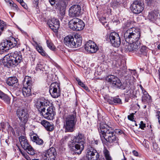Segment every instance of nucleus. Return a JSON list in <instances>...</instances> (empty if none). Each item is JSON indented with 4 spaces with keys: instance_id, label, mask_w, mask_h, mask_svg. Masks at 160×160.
Here are the masks:
<instances>
[{
    "instance_id": "f257e3e1",
    "label": "nucleus",
    "mask_w": 160,
    "mask_h": 160,
    "mask_svg": "<svg viewBox=\"0 0 160 160\" xmlns=\"http://www.w3.org/2000/svg\"><path fill=\"white\" fill-rule=\"evenodd\" d=\"M141 36L140 30L138 28H131L124 32V37L128 43L125 46L126 50L129 52H133L136 54L140 47L139 41Z\"/></svg>"
},
{
    "instance_id": "f03ea898",
    "label": "nucleus",
    "mask_w": 160,
    "mask_h": 160,
    "mask_svg": "<svg viewBox=\"0 0 160 160\" xmlns=\"http://www.w3.org/2000/svg\"><path fill=\"white\" fill-rule=\"evenodd\" d=\"M35 105L44 118L48 120L53 119L54 115V107L48 100L44 98H40L36 101Z\"/></svg>"
},
{
    "instance_id": "7ed1b4c3",
    "label": "nucleus",
    "mask_w": 160,
    "mask_h": 160,
    "mask_svg": "<svg viewBox=\"0 0 160 160\" xmlns=\"http://www.w3.org/2000/svg\"><path fill=\"white\" fill-rule=\"evenodd\" d=\"M86 138L84 135L80 132L74 136L73 140L69 141L68 145L72 154L79 155L84 148V144L85 143Z\"/></svg>"
},
{
    "instance_id": "20e7f679",
    "label": "nucleus",
    "mask_w": 160,
    "mask_h": 160,
    "mask_svg": "<svg viewBox=\"0 0 160 160\" xmlns=\"http://www.w3.org/2000/svg\"><path fill=\"white\" fill-rule=\"evenodd\" d=\"M98 130L102 141L104 139L110 143L118 142V138L112 128L105 124L100 123Z\"/></svg>"
},
{
    "instance_id": "39448f33",
    "label": "nucleus",
    "mask_w": 160,
    "mask_h": 160,
    "mask_svg": "<svg viewBox=\"0 0 160 160\" xmlns=\"http://www.w3.org/2000/svg\"><path fill=\"white\" fill-rule=\"evenodd\" d=\"M63 128L65 132H72L74 131L77 119L76 112L74 111L72 113L63 117Z\"/></svg>"
},
{
    "instance_id": "423d86ee",
    "label": "nucleus",
    "mask_w": 160,
    "mask_h": 160,
    "mask_svg": "<svg viewBox=\"0 0 160 160\" xmlns=\"http://www.w3.org/2000/svg\"><path fill=\"white\" fill-rule=\"evenodd\" d=\"M3 60V64L4 66L9 68L10 66H16L22 60V56L18 52L11 53L6 56Z\"/></svg>"
},
{
    "instance_id": "0eeeda50",
    "label": "nucleus",
    "mask_w": 160,
    "mask_h": 160,
    "mask_svg": "<svg viewBox=\"0 0 160 160\" xmlns=\"http://www.w3.org/2000/svg\"><path fill=\"white\" fill-rule=\"evenodd\" d=\"M64 42L66 45L70 48H76L81 45L82 38L78 34H75L74 38L72 36L68 35L64 38Z\"/></svg>"
},
{
    "instance_id": "6e6552de",
    "label": "nucleus",
    "mask_w": 160,
    "mask_h": 160,
    "mask_svg": "<svg viewBox=\"0 0 160 160\" xmlns=\"http://www.w3.org/2000/svg\"><path fill=\"white\" fill-rule=\"evenodd\" d=\"M18 41L13 37L10 40H3L0 43V54L3 53L9 48H12L16 46Z\"/></svg>"
},
{
    "instance_id": "1a4fd4ad",
    "label": "nucleus",
    "mask_w": 160,
    "mask_h": 160,
    "mask_svg": "<svg viewBox=\"0 0 160 160\" xmlns=\"http://www.w3.org/2000/svg\"><path fill=\"white\" fill-rule=\"evenodd\" d=\"M106 80L113 87L124 89L127 87L126 83L122 84L118 78L114 75H111L108 76Z\"/></svg>"
},
{
    "instance_id": "9d476101",
    "label": "nucleus",
    "mask_w": 160,
    "mask_h": 160,
    "mask_svg": "<svg viewBox=\"0 0 160 160\" xmlns=\"http://www.w3.org/2000/svg\"><path fill=\"white\" fill-rule=\"evenodd\" d=\"M19 141L22 147L30 155H33L35 153V151L29 144L27 138L24 136H21L19 138Z\"/></svg>"
},
{
    "instance_id": "9b49d317",
    "label": "nucleus",
    "mask_w": 160,
    "mask_h": 160,
    "mask_svg": "<svg viewBox=\"0 0 160 160\" xmlns=\"http://www.w3.org/2000/svg\"><path fill=\"white\" fill-rule=\"evenodd\" d=\"M69 26L70 28L73 30L79 31L83 29L85 24L81 20L75 18L70 21Z\"/></svg>"
},
{
    "instance_id": "f8f14e48",
    "label": "nucleus",
    "mask_w": 160,
    "mask_h": 160,
    "mask_svg": "<svg viewBox=\"0 0 160 160\" xmlns=\"http://www.w3.org/2000/svg\"><path fill=\"white\" fill-rule=\"evenodd\" d=\"M49 92L52 97L57 98L60 95V83L57 82L52 83L49 88Z\"/></svg>"
},
{
    "instance_id": "ddd939ff",
    "label": "nucleus",
    "mask_w": 160,
    "mask_h": 160,
    "mask_svg": "<svg viewBox=\"0 0 160 160\" xmlns=\"http://www.w3.org/2000/svg\"><path fill=\"white\" fill-rule=\"evenodd\" d=\"M17 115L22 124L25 125L28 121L29 115L28 111L25 109H18L17 111Z\"/></svg>"
},
{
    "instance_id": "4468645a",
    "label": "nucleus",
    "mask_w": 160,
    "mask_h": 160,
    "mask_svg": "<svg viewBox=\"0 0 160 160\" xmlns=\"http://www.w3.org/2000/svg\"><path fill=\"white\" fill-rule=\"evenodd\" d=\"M86 156L88 160H97L99 155L96 149L89 146L86 150Z\"/></svg>"
},
{
    "instance_id": "2eb2a0df",
    "label": "nucleus",
    "mask_w": 160,
    "mask_h": 160,
    "mask_svg": "<svg viewBox=\"0 0 160 160\" xmlns=\"http://www.w3.org/2000/svg\"><path fill=\"white\" fill-rule=\"evenodd\" d=\"M144 7L143 2L139 1H136L132 4L131 8L132 11L134 13L139 14L143 10Z\"/></svg>"
},
{
    "instance_id": "dca6fc26",
    "label": "nucleus",
    "mask_w": 160,
    "mask_h": 160,
    "mask_svg": "<svg viewBox=\"0 0 160 160\" xmlns=\"http://www.w3.org/2000/svg\"><path fill=\"white\" fill-rule=\"evenodd\" d=\"M57 155L56 149L52 147L48 150L42 155L44 159L46 160H55Z\"/></svg>"
},
{
    "instance_id": "f3484780",
    "label": "nucleus",
    "mask_w": 160,
    "mask_h": 160,
    "mask_svg": "<svg viewBox=\"0 0 160 160\" xmlns=\"http://www.w3.org/2000/svg\"><path fill=\"white\" fill-rule=\"evenodd\" d=\"M81 6L78 5H74L69 9V15L72 17H77L82 14Z\"/></svg>"
},
{
    "instance_id": "a211bd4d",
    "label": "nucleus",
    "mask_w": 160,
    "mask_h": 160,
    "mask_svg": "<svg viewBox=\"0 0 160 160\" xmlns=\"http://www.w3.org/2000/svg\"><path fill=\"white\" fill-rule=\"evenodd\" d=\"M109 39L113 47H118L120 45V38L119 34L116 32H112L110 34Z\"/></svg>"
},
{
    "instance_id": "6ab92c4d",
    "label": "nucleus",
    "mask_w": 160,
    "mask_h": 160,
    "mask_svg": "<svg viewBox=\"0 0 160 160\" xmlns=\"http://www.w3.org/2000/svg\"><path fill=\"white\" fill-rule=\"evenodd\" d=\"M85 49L89 52L94 53L98 50V48L94 42L89 41L85 44Z\"/></svg>"
},
{
    "instance_id": "aec40b11",
    "label": "nucleus",
    "mask_w": 160,
    "mask_h": 160,
    "mask_svg": "<svg viewBox=\"0 0 160 160\" xmlns=\"http://www.w3.org/2000/svg\"><path fill=\"white\" fill-rule=\"evenodd\" d=\"M115 63V65L117 68H119V69L118 70L119 71V73L122 76H123L126 77L125 75L127 73V68L126 66L124 64H121V61L120 60L118 61H115L113 62V63Z\"/></svg>"
},
{
    "instance_id": "412c9836",
    "label": "nucleus",
    "mask_w": 160,
    "mask_h": 160,
    "mask_svg": "<svg viewBox=\"0 0 160 160\" xmlns=\"http://www.w3.org/2000/svg\"><path fill=\"white\" fill-rule=\"evenodd\" d=\"M48 23L49 27L54 32H57L60 26L59 21L58 20L53 18L49 21Z\"/></svg>"
},
{
    "instance_id": "4be33fe9",
    "label": "nucleus",
    "mask_w": 160,
    "mask_h": 160,
    "mask_svg": "<svg viewBox=\"0 0 160 160\" xmlns=\"http://www.w3.org/2000/svg\"><path fill=\"white\" fill-rule=\"evenodd\" d=\"M18 80L16 77L8 78L7 80V84L10 86L17 87L18 85Z\"/></svg>"
},
{
    "instance_id": "5701e85b",
    "label": "nucleus",
    "mask_w": 160,
    "mask_h": 160,
    "mask_svg": "<svg viewBox=\"0 0 160 160\" xmlns=\"http://www.w3.org/2000/svg\"><path fill=\"white\" fill-rule=\"evenodd\" d=\"M31 140L33 142H35L37 144L42 145L43 144V140L39 138L37 135L33 134L31 136Z\"/></svg>"
},
{
    "instance_id": "b1692460",
    "label": "nucleus",
    "mask_w": 160,
    "mask_h": 160,
    "mask_svg": "<svg viewBox=\"0 0 160 160\" xmlns=\"http://www.w3.org/2000/svg\"><path fill=\"white\" fill-rule=\"evenodd\" d=\"M41 123L47 131H51L53 130V125L48 121L43 120L41 122Z\"/></svg>"
},
{
    "instance_id": "393cba45",
    "label": "nucleus",
    "mask_w": 160,
    "mask_h": 160,
    "mask_svg": "<svg viewBox=\"0 0 160 160\" xmlns=\"http://www.w3.org/2000/svg\"><path fill=\"white\" fill-rule=\"evenodd\" d=\"M104 99L106 101V103H108L111 104H113L114 103L118 104H121V100L119 98H111L110 99L107 98H104Z\"/></svg>"
},
{
    "instance_id": "a878e982",
    "label": "nucleus",
    "mask_w": 160,
    "mask_h": 160,
    "mask_svg": "<svg viewBox=\"0 0 160 160\" xmlns=\"http://www.w3.org/2000/svg\"><path fill=\"white\" fill-rule=\"evenodd\" d=\"M32 87H24L22 93L24 97H28L31 95Z\"/></svg>"
},
{
    "instance_id": "bb28decb",
    "label": "nucleus",
    "mask_w": 160,
    "mask_h": 160,
    "mask_svg": "<svg viewBox=\"0 0 160 160\" xmlns=\"http://www.w3.org/2000/svg\"><path fill=\"white\" fill-rule=\"evenodd\" d=\"M158 14H159V13L157 11H151L149 12L148 18L151 21H153L157 19Z\"/></svg>"
},
{
    "instance_id": "cd10ccee",
    "label": "nucleus",
    "mask_w": 160,
    "mask_h": 160,
    "mask_svg": "<svg viewBox=\"0 0 160 160\" xmlns=\"http://www.w3.org/2000/svg\"><path fill=\"white\" fill-rule=\"evenodd\" d=\"M143 92V95L142 96V101L143 102H150L151 99V96L149 95L147 92L144 91V92L142 90Z\"/></svg>"
},
{
    "instance_id": "c85d7f7f",
    "label": "nucleus",
    "mask_w": 160,
    "mask_h": 160,
    "mask_svg": "<svg viewBox=\"0 0 160 160\" xmlns=\"http://www.w3.org/2000/svg\"><path fill=\"white\" fill-rule=\"evenodd\" d=\"M148 48L145 46H142L141 48L138 49V51H137L136 54L138 55L142 54L145 55L147 51Z\"/></svg>"
},
{
    "instance_id": "c756f323",
    "label": "nucleus",
    "mask_w": 160,
    "mask_h": 160,
    "mask_svg": "<svg viewBox=\"0 0 160 160\" xmlns=\"http://www.w3.org/2000/svg\"><path fill=\"white\" fill-rule=\"evenodd\" d=\"M36 69L37 72L42 73L45 71V68L41 64H38L37 65Z\"/></svg>"
},
{
    "instance_id": "7c9ffc66",
    "label": "nucleus",
    "mask_w": 160,
    "mask_h": 160,
    "mask_svg": "<svg viewBox=\"0 0 160 160\" xmlns=\"http://www.w3.org/2000/svg\"><path fill=\"white\" fill-rule=\"evenodd\" d=\"M103 153L106 160H112V158L110 155L109 152L106 148H104Z\"/></svg>"
},
{
    "instance_id": "2f4dec72",
    "label": "nucleus",
    "mask_w": 160,
    "mask_h": 160,
    "mask_svg": "<svg viewBox=\"0 0 160 160\" xmlns=\"http://www.w3.org/2000/svg\"><path fill=\"white\" fill-rule=\"evenodd\" d=\"M36 49L38 52L43 56H45L46 53L43 50L42 47L39 46L38 44L36 46Z\"/></svg>"
},
{
    "instance_id": "473e14b6",
    "label": "nucleus",
    "mask_w": 160,
    "mask_h": 160,
    "mask_svg": "<svg viewBox=\"0 0 160 160\" xmlns=\"http://www.w3.org/2000/svg\"><path fill=\"white\" fill-rule=\"evenodd\" d=\"M1 98L3 99L7 104H9L10 103V99L6 94L3 93Z\"/></svg>"
},
{
    "instance_id": "72a5a7b5",
    "label": "nucleus",
    "mask_w": 160,
    "mask_h": 160,
    "mask_svg": "<svg viewBox=\"0 0 160 160\" xmlns=\"http://www.w3.org/2000/svg\"><path fill=\"white\" fill-rule=\"evenodd\" d=\"M32 82L31 78L28 76L25 77L24 83L25 84L26 83V84L27 85V87H32L31 86L32 85Z\"/></svg>"
},
{
    "instance_id": "f704fd0d",
    "label": "nucleus",
    "mask_w": 160,
    "mask_h": 160,
    "mask_svg": "<svg viewBox=\"0 0 160 160\" xmlns=\"http://www.w3.org/2000/svg\"><path fill=\"white\" fill-rule=\"evenodd\" d=\"M70 138V135L64 136L60 140V143L61 144H62L65 143L69 138Z\"/></svg>"
},
{
    "instance_id": "c9c22d12",
    "label": "nucleus",
    "mask_w": 160,
    "mask_h": 160,
    "mask_svg": "<svg viewBox=\"0 0 160 160\" xmlns=\"http://www.w3.org/2000/svg\"><path fill=\"white\" fill-rule=\"evenodd\" d=\"M6 28V23L1 20H0V29L3 30L5 29Z\"/></svg>"
},
{
    "instance_id": "e433bc0d",
    "label": "nucleus",
    "mask_w": 160,
    "mask_h": 160,
    "mask_svg": "<svg viewBox=\"0 0 160 160\" xmlns=\"http://www.w3.org/2000/svg\"><path fill=\"white\" fill-rule=\"evenodd\" d=\"M10 5L11 6L13 7V9L17 11L18 10L19 8L17 5L16 4L14 3L12 1H11L10 2Z\"/></svg>"
},
{
    "instance_id": "4c0bfd02",
    "label": "nucleus",
    "mask_w": 160,
    "mask_h": 160,
    "mask_svg": "<svg viewBox=\"0 0 160 160\" xmlns=\"http://www.w3.org/2000/svg\"><path fill=\"white\" fill-rule=\"evenodd\" d=\"M47 44L48 47L51 50H53L54 49V46L52 42H51L49 41H47Z\"/></svg>"
},
{
    "instance_id": "58836bf2",
    "label": "nucleus",
    "mask_w": 160,
    "mask_h": 160,
    "mask_svg": "<svg viewBox=\"0 0 160 160\" xmlns=\"http://www.w3.org/2000/svg\"><path fill=\"white\" fill-rule=\"evenodd\" d=\"M146 2L148 5H153L155 2V0H145Z\"/></svg>"
},
{
    "instance_id": "ea45409f",
    "label": "nucleus",
    "mask_w": 160,
    "mask_h": 160,
    "mask_svg": "<svg viewBox=\"0 0 160 160\" xmlns=\"http://www.w3.org/2000/svg\"><path fill=\"white\" fill-rule=\"evenodd\" d=\"M60 1L59 0H49V2L52 5H54L55 3H56L57 4Z\"/></svg>"
},
{
    "instance_id": "a19ab883",
    "label": "nucleus",
    "mask_w": 160,
    "mask_h": 160,
    "mask_svg": "<svg viewBox=\"0 0 160 160\" xmlns=\"http://www.w3.org/2000/svg\"><path fill=\"white\" fill-rule=\"evenodd\" d=\"M131 23L129 22H127L124 23L123 27L124 28L130 27Z\"/></svg>"
},
{
    "instance_id": "79ce46f5",
    "label": "nucleus",
    "mask_w": 160,
    "mask_h": 160,
    "mask_svg": "<svg viewBox=\"0 0 160 160\" xmlns=\"http://www.w3.org/2000/svg\"><path fill=\"white\" fill-rule=\"evenodd\" d=\"M133 116H134V113H132L131 114H130L128 116V119L133 121V119H134L133 118Z\"/></svg>"
},
{
    "instance_id": "37998d69",
    "label": "nucleus",
    "mask_w": 160,
    "mask_h": 160,
    "mask_svg": "<svg viewBox=\"0 0 160 160\" xmlns=\"http://www.w3.org/2000/svg\"><path fill=\"white\" fill-rule=\"evenodd\" d=\"M76 80L78 82V84L82 87L84 85V84L79 79H77Z\"/></svg>"
},
{
    "instance_id": "c03bdc74",
    "label": "nucleus",
    "mask_w": 160,
    "mask_h": 160,
    "mask_svg": "<svg viewBox=\"0 0 160 160\" xmlns=\"http://www.w3.org/2000/svg\"><path fill=\"white\" fill-rule=\"evenodd\" d=\"M140 128L142 129H144V128L145 127L146 125L143 123L142 121L141 122V124L140 125Z\"/></svg>"
},
{
    "instance_id": "a18cd8bd",
    "label": "nucleus",
    "mask_w": 160,
    "mask_h": 160,
    "mask_svg": "<svg viewBox=\"0 0 160 160\" xmlns=\"http://www.w3.org/2000/svg\"><path fill=\"white\" fill-rule=\"evenodd\" d=\"M21 6L23 7L25 9H27L28 8L26 4L23 1L20 3Z\"/></svg>"
},
{
    "instance_id": "49530a36",
    "label": "nucleus",
    "mask_w": 160,
    "mask_h": 160,
    "mask_svg": "<svg viewBox=\"0 0 160 160\" xmlns=\"http://www.w3.org/2000/svg\"><path fill=\"white\" fill-rule=\"evenodd\" d=\"M98 141L97 140H94L93 142L92 141V145L94 146L95 145H97L98 144Z\"/></svg>"
},
{
    "instance_id": "de8ad7c7",
    "label": "nucleus",
    "mask_w": 160,
    "mask_h": 160,
    "mask_svg": "<svg viewBox=\"0 0 160 160\" xmlns=\"http://www.w3.org/2000/svg\"><path fill=\"white\" fill-rule=\"evenodd\" d=\"M131 74L133 75H134L135 76H136V70H131Z\"/></svg>"
},
{
    "instance_id": "09e8293b",
    "label": "nucleus",
    "mask_w": 160,
    "mask_h": 160,
    "mask_svg": "<svg viewBox=\"0 0 160 160\" xmlns=\"http://www.w3.org/2000/svg\"><path fill=\"white\" fill-rule=\"evenodd\" d=\"M82 87L85 90H86L87 91H89V89H88V88L87 87V86H86L84 84V85L83 86H82Z\"/></svg>"
},
{
    "instance_id": "8fccbe9b",
    "label": "nucleus",
    "mask_w": 160,
    "mask_h": 160,
    "mask_svg": "<svg viewBox=\"0 0 160 160\" xmlns=\"http://www.w3.org/2000/svg\"><path fill=\"white\" fill-rule=\"evenodd\" d=\"M132 153L135 156H137L138 155V152L135 150H133L132 152Z\"/></svg>"
},
{
    "instance_id": "3c124183",
    "label": "nucleus",
    "mask_w": 160,
    "mask_h": 160,
    "mask_svg": "<svg viewBox=\"0 0 160 160\" xmlns=\"http://www.w3.org/2000/svg\"><path fill=\"white\" fill-rule=\"evenodd\" d=\"M117 132H118V133L119 134H121L122 133V131L120 130H118V131H117Z\"/></svg>"
},
{
    "instance_id": "603ef678",
    "label": "nucleus",
    "mask_w": 160,
    "mask_h": 160,
    "mask_svg": "<svg viewBox=\"0 0 160 160\" xmlns=\"http://www.w3.org/2000/svg\"><path fill=\"white\" fill-rule=\"evenodd\" d=\"M39 0H34V2H35V4L36 5H38V1Z\"/></svg>"
},
{
    "instance_id": "864d4df0",
    "label": "nucleus",
    "mask_w": 160,
    "mask_h": 160,
    "mask_svg": "<svg viewBox=\"0 0 160 160\" xmlns=\"http://www.w3.org/2000/svg\"><path fill=\"white\" fill-rule=\"evenodd\" d=\"M33 42L37 45L38 44V43L35 41V39L33 38H32Z\"/></svg>"
},
{
    "instance_id": "5fc2aeb1",
    "label": "nucleus",
    "mask_w": 160,
    "mask_h": 160,
    "mask_svg": "<svg viewBox=\"0 0 160 160\" xmlns=\"http://www.w3.org/2000/svg\"><path fill=\"white\" fill-rule=\"evenodd\" d=\"M3 94V93L2 92H1L0 90V98L2 97V95Z\"/></svg>"
},
{
    "instance_id": "6e6d98bb",
    "label": "nucleus",
    "mask_w": 160,
    "mask_h": 160,
    "mask_svg": "<svg viewBox=\"0 0 160 160\" xmlns=\"http://www.w3.org/2000/svg\"><path fill=\"white\" fill-rule=\"evenodd\" d=\"M6 2H9L10 4V2L11 1H12L11 0H4Z\"/></svg>"
},
{
    "instance_id": "4d7b16f0",
    "label": "nucleus",
    "mask_w": 160,
    "mask_h": 160,
    "mask_svg": "<svg viewBox=\"0 0 160 160\" xmlns=\"http://www.w3.org/2000/svg\"><path fill=\"white\" fill-rule=\"evenodd\" d=\"M18 2L20 3L21 2H22L23 0H16Z\"/></svg>"
},
{
    "instance_id": "13d9d810",
    "label": "nucleus",
    "mask_w": 160,
    "mask_h": 160,
    "mask_svg": "<svg viewBox=\"0 0 160 160\" xmlns=\"http://www.w3.org/2000/svg\"><path fill=\"white\" fill-rule=\"evenodd\" d=\"M3 30H1L0 29V36L1 35L2 32L3 31Z\"/></svg>"
},
{
    "instance_id": "bf43d9fd",
    "label": "nucleus",
    "mask_w": 160,
    "mask_h": 160,
    "mask_svg": "<svg viewBox=\"0 0 160 160\" xmlns=\"http://www.w3.org/2000/svg\"><path fill=\"white\" fill-rule=\"evenodd\" d=\"M158 49L160 50V44H159L158 46Z\"/></svg>"
},
{
    "instance_id": "052dcab7",
    "label": "nucleus",
    "mask_w": 160,
    "mask_h": 160,
    "mask_svg": "<svg viewBox=\"0 0 160 160\" xmlns=\"http://www.w3.org/2000/svg\"><path fill=\"white\" fill-rule=\"evenodd\" d=\"M32 160H39L38 159H33Z\"/></svg>"
},
{
    "instance_id": "680f3d73",
    "label": "nucleus",
    "mask_w": 160,
    "mask_h": 160,
    "mask_svg": "<svg viewBox=\"0 0 160 160\" xmlns=\"http://www.w3.org/2000/svg\"><path fill=\"white\" fill-rule=\"evenodd\" d=\"M80 160H85V159L82 158V159H81Z\"/></svg>"
},
{
    "instance_id": "e2e57ef3",
    "label": "nucleus",
    "mask_w": 160,
    "mask_h": 160,
    "mask_svg": "<svg viewBox=\"0 0 160 160\" xmlns=\"http://www.w3.org/2000/svg\"><path fill=\"white\" fill-rule=\"evenodd\" d=\"M140 87H141V89H142V86L141 85H140Z\"/></svg>"
},
{
    "instance_id": "0e129e2a",
    "label": "nucleus",
    "mask_w": 160,
    "mask_h": 160,
    "mask_svg": "<svg viewBox=\"0 0 160 160\" xmlns=\"http://www.w3.org/2000/svg\"><path fill=\"white\" fill-rule=\"evenodd\" d=\"M124 155V158H125V157H124V155ZM124 160H126V159L125 158H124Z\"/></svg>"
}]
</instances>
